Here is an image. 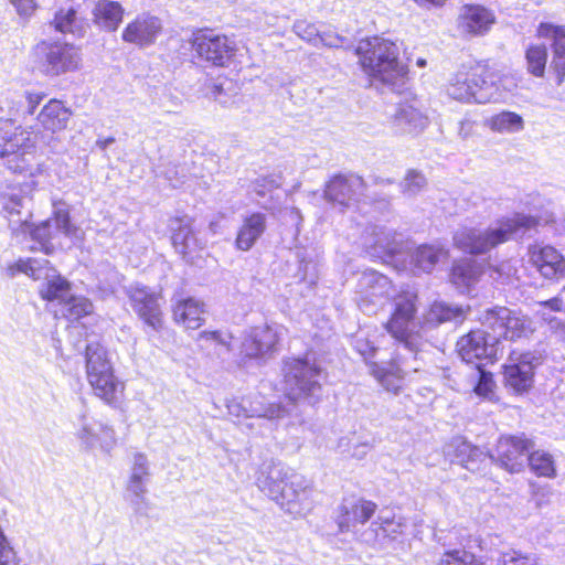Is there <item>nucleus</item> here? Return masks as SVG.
Masks as SVG:
<instances>
[{"label":"nucleus","instance_id":"c85d7f7f","mask_svg":"<svg viewBox=\"0 0 565 565\" xmlns=\"http://www.w3.org/2000/svg\"><path fill=\"white\" fill-rule=\"evenodd\" d=\"M150 477V467L147 457L143 454H136L131 466L130 477L127 484V491L135 505H139L145 500L147 483Z\"/></svg>","mask_w":565,"mask_h":565},{"label":"nucleus","instance_id":"1a4fd4ad","mask_svg":"<svg viewBox=\"0 0 565 565\" xmlns=\"http://www.w3.org/2000/svg\"><path fill=\"white\" fill-rule=\"evenodd\" d=\"M11 276L23 273L34 280H42L39 287L40 296L47 301H57L61 306L71 296V285L50 266V262L41 258L19 259L9 267Z\"/></svg>","mask_w":565,"mask_h":565},{"label":"nucleus","instance_id":"7ed1b4c3","mask_svg":"<svg viewBox=\"0 0 565 565\" xmlns=\"http://www.w3.org/2000/svg\"><path fill=\"white\" fill-rule=\"evenodd\" d=\"M537 223L533 216L516 213L511 217L498 220L488 228H460L455 233L454 242L463 252L484 254L510 239L523 237L535 228Z\"/></svg>","mask_w":565,"mask_h":565},{"label":"nucleus","instance_id":"69168bd1","mask_svg":"<svg viewBox=\"0 0 565 565\" xmlns=\"http://www.w3.org/2000/svg\"><path fill=\"white\" fill-rule=\"evenodd\" d=\"M309 265H310L309 263H303V262L300 264V269L303 268V270H305V274L302 275L301 279L308 280L309 284H313L316 277L312 275L310 278H308V276H307V270H308Z\"/></svg>","mask_w":565,"mask_h":565},{"label":"nucleus","instance_id":"2eb2a0df","mask_svg":"<svg viewBox=\"0 0 565 565\" xmlns=\"http://www.w3.org/2000/svg\"><path fill=\"white\" fill-rule=\"evenodd\" d=\"M392 290V282L386 276L376 270H365L358 277L355 300L362 311L375 313L376 307L384 303Z\"/></svg>","mask_w":565,"mask_h":565},{"label":"nucleus","instance_id":"6ab92c4d","mask_svg":"<svg viewBox=\"0 0 565 565\" xmlns=\"http://www.w3.org/2000/svg\"><path fill=\"white\" fill-rule=\"evenodd\" d=\"M362 244L371 257L385 259L402 252L403 235L384 226L371 225L364 231Z\"/></svg>","mask_w":565,"mask_h":565},{"label":"nucleus","instance_id":"c756f323","mask_svg":"<svg viewBox=\"0 0 565 565\" xmlns=\"http://www.w3.org/2000/svg\"><path fill=\"white\" fill-rule=\"evenodd\" d=\"M447 455L451 457V461L461 465L468 470H477L478 463L484 461L488 458L486 454L479 447H476L467 440L457 437L447 446Z\"/></svg>","mask_w":565,"mask_h":565},{"label":"nucleus","instance_id":"20e7f679","mask_svg":"<svg viewBox=\"0 0 565 565\" xmlns=\"http://www.w3.org/2000/svg\"><path fill=\"white\" fill-rule=\"evenodd\" d=\"M36 136L14 128L12 119L0 118V161L13 173L35 177L41 170L36 156Z\"/></svg>","mask_w":565,"mask_h":565},{"label":"nucleus","instance_id":"58836bf2","mask_svg":"<svg viewBox=\"0 0 565 565\" xmlns=\"http://www.w3.org/2000/svg\"><path fill=\"white\" fill-rule=\"evenodd\" d=\"M481 268L476 260L466 258L454 264L450 279L459 289H468L481 275Z\"/></svg>","mask_w":565,"mask_h":565},{"label":"nucleus","instance_id":"4be33fe9","mask_svg":"<svg viewBox=\"0 0 565 565\" xmlns=\"http://www.w3.org/2000/svg\"><path fill=\"white\" fill-rule=\"evenodd\" d=\"M81 53L77 47L67 43H55L47 47L42 70L46 75L57 76L79 68Z\"/></svg>","mask_w":565,"mask_h":565},{"label":"nucleus","instance_id":"4468645a","mask_svg":"<svg viewBox=\"0 0 565 565\" xmlns=\"http://www.w3.org/2000/svg\"><path fill=\"white\" fill-rule=\"evenodd\" d=\"M483 324L491 329L497 342L500 338L515 341L533 332L531 320L505 307L490 309L486 312Z\"/></svg>","mask_w":565,"mask_h":565},{"label":"nucleus","instance_id":"a19ab883","mask_svg":"<svg viewBox=\"0 0 565 565\" xmlns=\"http://www.w3.org/2000/svg\"><path fill=\"white\" fill-rule=\"evenodd\" d=\"M463 318V310L460 307L435 302L427 312L425 322L428 326L436 327L449 321L460 322Z\"/></svg>","mask_w":565,"mask_h":565},{"label":"nucleus","instance_id":"5701e85b","mask_svg":"<svg viewBox=\"0 0 565 565\" xmlns=\"http://www.w3.org/2000/svg\"><path fill=\"white\" fill-rule=\"evenodd\" d=\"M162 31L161 20L154 15L140 14L124 29L125 42L140 47L153 44Z\"/></svg>","mask_w":565,"mask_h":565},{"label":"nucleus","instance_id":"a18cd8bd","mask_svg":"<svg viewBox=\"0 0 565 565\" xmlns=\"http://www.w3.org/2000/svg\"><path fill=\"white\" fill-rule=\"evenodd\" d=\"M547 56V49L545 45H530L525 51L527 72L535 77H543L545 74Z\"/></svg>","mask_w":565,"mask_h":565},{"label":"nucleus","instance_id":"a878e982","mask_svg":"<svg viewBox=\"0 0 565 565\" xmlns=\"http://www.w3.org/2000/svg\"><path fill=\"white\" fill-rule=\"evenodd\" d=\"M278 332L269 326L255 327L242 342V353L248 358H259L274 350Z\"/></svg>","mask_w":565,"mask_h":565},{"label":"nucleus","instance_id":"052dcab7","mask_svg":"<svg viewBox=\"0 0 565 565\" xmlns=\"http://www.w3.org/2000/svg\"><path fill=\"white\" fill-rule=\"evenodd\" d=\"M10 2L14 6L17 12L23 17L30 15L35 8L34 0H10Z\"/></svg>","mask_w":565,"mask_h":565},{"label":"nucleus","instance_id":"79ce46f5","mask_svg":"<svg viewBox=\"0 0 565 565\" xmlns=\"http://www.w3.org/2000/svg\"><path fill=\"white\" fill-rule=\"evenodd\" d=\"M488 126L495 132L514 134L524 129V120L519 114L505 110L493 115L488 120Z\"/></svg>","mask_w":565,"mask_h":565},{"label":"nucleus","instance_id":"864d4df0","mask_svg":"<svg viewBox=\"0 0 565 565\" xmlns=\"http://www.w3.org/2000/svg\"><path fill=\"white\" fill-rule=\"evenodd\" d=\"M294 32L302 40L318 46L319 31L315 24L307 21H297L294 24Z\"/></svg>","mask_w":565,"mask_h":565},{"label":"nucleus","instance_id":"393cba45","mask_svg":"<svg viewBox=\"0 0 565 565\" xmlns=\"http://www.w3.org/2000/svg\"><path fill=\"white\" fill-rule=\"evenodd\" d=\"M428 117L416 103H401L393 116V128L399 135H418L428 126Z\"/></svg>","mask_w":565,"mask_h":565},{"label":"nucleus","instance_id":"603ef678","mask_svg":"<svg viewBox=\"0 0 565 565\" xmlns=\"http://www.w3.org/2000/svg\"><path fill=\"white\" fill-rule=\"evenodd\" d=\"M353 438L354 437L340 438L338 443V449L341 452H350V456L353 458L363 459L372 446L367 441L352 444Z\"/></svg>","mask_w":565,"mask_h":565},{"label":"nucleus","instance_id":"338daca9","mask_svg":"<svg viewBox=\"0 0 565 565\" xmlns=\"http://www.w3.org/2000/svg\"><path fill=\"white\" fill-rule=\"evenodd\" d=\"M419 4L424 6L426 3L434 4V6H441L445 3L446 0H415Z\"/></svg>","mask_w":565,"mask_h":565},{"label":"nucleus","instance_id":"f8f14e48","mask_svg":"<svg viewBox=\"0 0 565 565\" xmlns=\"http://www.w3.org/2000/svg\"><path fill=\"white\" fill-rule=\"evenodd\" d=\"M190 43L196 57L213 66L227 65L236 51L234 41L209 29L194 32Z\"/></svg>","mask_w":565,"mask_h":565},{"label":"nucleus","instance_id":"de8ad7c7","mask_svg":"<svg viewBox=\"0 0 565 565\" xmlns=\"http://www.w3.org/2000/svg\"><path fill=\"white\" fill-rule=\"evenodd\" d=\"M436 565H484V563L466 550H451L446 551Z\"/></svg>","mask_w":565,"mask_h":565},{"label":"nucleus","instance_id":"4c0bfd02","mask_svg":"<svg viewBox=\"0 0 565 565\" xmlns=\"http://www.w3.org/2000/svg\"><path fill=\"white\" fill-rule=\"evenodd\" d=\"M44 97L45 95L43 93L25 90L23 93L12 94L10 97H7L3 103L7 104L11 116L19 114L33 115Z\"/></svg>","mask_w":565,"mask_h":565},{"label":"nucleus","instance_id":"09e8293b","mask_svg":"<svg viewBox=\"0 0 565 565\" xmlns=\"http://www.w3.org/2000/svg\"><path fill=\"white\" fill-rule=\"evenodd\" d=\"M26 201L28 198L25 195L12 190L0 195V207L9 217H12L21 214V210L25 206Z\"/></svg>","mask_w":565,"mask_h":565},{"label":"nucleus","instance_id":"f704fd0d","mask_svg":"<svg viewBox=\"0 0 565 565\" xmlns=\"http://www.w3.org/2000/svg\"><path fill=\"white\" fill-rule=\"evenodd\" d=\"M370 373L385 391L397 395L403 390L405 373L396 361L386 365L373 363L370 365Z\"/></svg>","mask_w":565,"mask_h":565},{"label":"nucleus","instance_id":"4d7b16f0","mask_svg":"<svg viewBox=\"0 0 565 565\" xmlns=\"http://www.w3.org/2000/svg\"><path fill=\"white\" fill-rule=\"evenodd\" d=\"M322 44L328 47H348L350 42L347 38L333 33L332 31L319 32L318 45Z\"/></svg>","mask_w":565,"mask_h":565},{"label":"nucleus","instance_id":"7c9ffc66","mask_svg":"<svg viewBox=\"0 0 565 565\" xmlns=\"http://www.w3.org/2000/svg\"><path fill=\"white\" fill-rule=\"evenodd\" d=\"M178 223L172 235V244L184 259L190 260L194 253L203 249L204 242L196 236L188 217L178 220Z\"/></svg>","mask_w":565,"mask_h":565},{"label":"nucleus","instance_id":"774afa93","mask_svg":"<svg viewBox=\"0 0 565 565\" xmlns=\"http://www.w3.org/2000/svg\"><path fill=\"white\" fill-rule=\"evenodd\" d=\"M270 186L271 188H278L279 186V183L276 181V180H270Z\"/></svg>","mask_w":565,"mask_h":565},{"label":"nucleus","instance_id":"412c9836","mask_svg":"<svg viewBox=\"0 0 565 565\" xmlns=\"http://www.w3.org/2000/svg\"><path fill=\"white\" fill-rule=\"evenodd\" d=\"M376 503L363 498H344L338 507L335 522L339 531L358 533V526L365 524L374 515Z\"/></svg>","mask_w":565,"mask_h":565},{"label":"nucleus","instance_id":"f257e3e1","mask_svg":"<svg viewBox=\"0 0 565 565\" xmlns=\"http://www.w3.org/2000/svg\"><path fill=\"white\" fill-rule=\"evenodd\" d=\"M286 403L263 405L248 398H232L226 402L228 414L236 417L250 418L249 429H258L259 435L273 433L279 424L285 427L302 425L303 418L297 401L316 403L321 395L322 369L305 358L289 359L284 365Z\"/></svg>","mask_w":565,"mask_h":565},{"label":"nucleus","instance_id":"cd10ccee","mask_svg":"<svg viewBox=\"0 0 565 565\" xmlns=\"http://www.w3.org/2000/svg\"><path fill=\"white\" fill-rule=\"evenodd\" d=\"M531 260L540 274L547 279L565 274V258L552 246L533 247Z\"/></svg>","mask_w":565,"mask_h":565},{"label":"nucleus","instance_id":"e433bc0d","mask_svg":"<svg viewBox=\"0 0 565 565\" xmlns=\"http://www.w3.org/2000/svg\"><path fill=\"white\" fill-rule=\"evenodd\" d=\"M203 313V303L194 298L178 300L173 308L175 322L192 330L201 327Z\"/></svg>","mask_w":565,"mask_h":565},{"label":"nucleus","instance_id":"5fc2aeb1","mask_svg":"<svg viewBox=\"0 0 565 565\" xmlns=\"http://www.w3.org/2000/svg\"><path fill=\"white\" fill-rule=\"evenodd\" d=\"M497 565H537L534 557L522 555L515 551L503 553Z\"/></svg>","mask_w":565,"mask_h":565},{"label":"nucleus","instance_id":"3c124183","mask_svg":"<svg viewBox=\"0 0 565 565\" xmlns=\"http://www.w3.org/2000/svg\"><path fill=\"white\" fill-rule=\"evenodd\" d=\"M427 185L425 175L416 170H409L401 182L402 192L405 195L414 196L423 191Z\"/></svg>","mask_w":565,"mask_h":565},{"label":"nucleus","instance_id":"49530a36","mask_svg":"<svg viewBox=\"0 0 565 565\" xmlns=\"http://www.w3.org/2000/svg\"><path fill=\"white\" fill-rule=\"evenodd\" d=\"M93 303L83 296H71L63 303L61 312L70 321H75L92 313Z\"/></svg>","mask_w":565,"mask_h":565},{"label":"nucleus","instance_id":"b1692460","mask_svg":"<svg viewBox=\"0 0 565 565\" xmlns=\"http://www.w3.org/2000/svg\"><path fill=\"white\" fill-rule=\"evenodd\" d=\"M537 36L552 41L551 68L557 75V84L565 77V26L542 22L537 28Z\"/></svg>","mask_w":565,"mask_h":565},{"label":"nucleus","instance_id":"e2e57ef3","mask_svg":"<svg viewBox=\"0 0 565 565\" xmlns=\"http://www.w3.org/2000/svg\"><path fill=\"white\" fill-rule=\"evenodd\" d=\"M543 306L550 308L553 311H561L562 310V300L559 298H552V299L543 302Z\"/></svg>","mask_w":565,"mask_h":565},{"label":"nucleus","instance_id":"ddd939ff","mask_svg":"<svg viewBox=\"0 0 565 565\" xmlns=\"http://www.w3.org/2000/svg\"><path fill=\"white\" fill-rule=\"evenodd\" d=\"M534 446V441L524 434L501 436L488 458L505 471L519 473L524 470L527 456Z\"/></svg>","mask_w":565,"mask_h":565},{"label":"nucleus","instance_id":"37998d69","mask_svg":"<svg viewBox=\"0 0 565 565\" xmlns=\"http://www.w3.org/2000/svg\"><path fill=\"white\" fill-rule=\"evenodd\" d=\"M55 30L61 33H71L76 36L84 34V23L77 18V13L73 8L61 9L55 13L52 22Z\"/></svg>","mask_w":565,"mask_h":565},{"label":"nucleus","instance_id":"bb28decb","mask_svg":"<svg viewBox=\"0 0 565 565\" xmlns=\"http://www.w3.org/2000/svg\"><path fill=\"white\" fill-rule=\"evenodd\" d=\"M266 230L267 215L265 213L254 212L245 215L237 231L235 247L242 252L252 249Z\"/></svg>","mask_w":565,"mask_h":565},{"label":"nucleus","instance_id":"0eeeda50","mask_svg":"<svg viewBox=\"0 0 565 565\" xmlns=\"http://www.w3.org/2000/svg\"><path fill=\"white\" fill-rule=\"evenodd\" d=\"M447 94L463 103L486 104L500 98L493 82H489L483 66L462 65L449 81Z\"/></svg>","mask_w":565,"mask_h":565},{"label":"nucleus","instance_id":"473e14b6","mask_svg":"<svg viewBox=\"0 0 565 565\" xmlns=\"http://www.w3.org/2000/svg\"><path fill=\"white\" fill-rule=\"evenodd\" d=\"M403 525L399 520L395 521L390 515L380 514L377 520L371 522L370 526L359 534L358 539L369 545H374L382 539L401 533Z\"/></svg>","mask_w":565,"mask_h":565},{"label":"nucleus","instance_id":"aec40b11","mask_svg":"<svg viewBox=\"0 0 565 565\" xmlns=\"http://www.w3.org/2000/svg\"><path fill=\"white\" fill-rule=\"evenodd\" d=\"M131 306L145 324L153 331H160L163 327L159 294L145 286H131L129 289Z\"/></svg>","mask_w":565,"mask_h":565},{"label":"nucleus","instance_id":"72a5a7b5","mask_svg":"<svg viewBox=\"0 0 565 565\" xmlns=\"http://www.w3.org/2000/svg\"><path fill=\"white\" fill-rule=\"evenodd\" d=\"M124 8L117 1L98 0L93 9L94 22L100 29L114 32L122 21Z\"/></svg>","mask_w":565,"mask_h":565},{"label":"nucleus","instance_id":"8fccbe9b","mask_svg":"<svg viewBox=\"0 0 565 565\" xmlns=\"http://www.w3.org/2000/svg\"><path fill=\"white\" fill-rule=\"evenodd\" d=\"M477 370L479 377L473 387V393L482 399L493 401L495 398V383L492 373L483 370L482 366L477 367Z\"/></svg>","mask_w":565,"mask_h":565},{"label":"nucleus","instance_id":"f03ea898","mask_svg":"<svg viewBox=\"0 0 565 565\" xmlns=\"http://www.w3.org/2000/svg\"><path fill=\"white\" fill-rule=\"evenodd\" d=\"M256 483L263 493L292 515H302L311 509L310 482L282 462L264 463Z\"/></svg>","mask_w":565,"mask_h":565},{"label":"nucleus","instance_id":"680f3d73","mask_svg":"<svg viewBox=\"0 0 565 565\" xmlns=\"http://www.w3.org/2000/svg\"><path fill=\"white\" fill-rule=\"evenodd\" d=\"M201 338H205L207 340H213L217 343H221L223 345H226L227 344V338L226 335L222 334L221 332L218 331H210V332H202L200 334Z\"/></svg>","mask_w":565,"mask_h":565},{"label":"nucleus","instance_id":"9b49d317","mask_svg":"<svg viewBox=\"0 0 565 565\" xmlns=\"http://www.w3.org/2000/svg\"><path fill=\"white\" fill-rule=\"evenodd\" d=\"M541 351L511 352L508 363L503 366V379L507 388L515 394L527 392L533 385L535 369L543 363Z\"/></svg>","mask_w":565,"mask_h":565},{"label":"nucleus","instance_id":"bf43d9fd","mask_svg":"<svg viewBox=\"0 0 565 565\" xmlns=\"http://www.w3.org/2000/svg\"><path fill=\"white\" fill-rule=\"evenodd\" d=\"M354 347L365 361L371 359L376 351V348L365 339H356Z\"/></svg>","mask_w":565,"mask_h":565},{"label":"nucleus","instance_id":"dca6fc26","mask_svg":"<svg viewBox=\"0 0 565 565\" xmlns=\"http://www.w3.org/2000/svg\"><path fill=\"white\" fill-rule=\"evenodd\" d=\"M364 180L354 173L333 175L324 186L323 198L341 211L354 207L364 196Z\"/></svg>","mask_w":565,"mask_h":565},{"label":"nucleus","instance_id":"c03bdc74","mask_svg":"<svg viewBox=\"0 0 565 565\" xmlns=\"http://www.w3.org/2000/svg\"><path fill=\"white\" fill-rule=\"evenodd\" d=\"M526 462L531 471L539 477L554 478L556 476L553 457L545 451L532 449Z\"/></svg>","mask_w":565,"mask_h":565},{"label":"nucleus","instance_id":"a211bd4d","mask_svg":"<svg viewBox=\"0 0 565 565\" xmlns=\"http://www.w3.org/2000/svg\"><path fill=\"white\" fill-rule=\"evenodd\" d=\"M457 352L467 364L482 366V361H493L497 356V338L484 330H472L457 341Z\"/></svg>","mask_w":565,"mask_h":565},{"label":"nucleus","instance_id":"9d476101","mask_svg":"<svg viewBox=\"0 0 565 565\" xmlns=\"http://www.w3.org/2000/svg\"><path fill=\"white\" fill-rule=\"evenodd\" d=\"M74 436L86 451L100 449L108 454L117 444L114 428L95 418L85 407L74 420Z\"/></svg>","mask_w":565,"mask_h":565},{"label":"nucleus","instance_id":"f3484780","mask_svg":"<svg viewBox=\"0 0 565 565\" xmlns=\"http://www.w3.org/2000/svg\"><path fill=\"white\" fill-rule=\"evenodd\" d=\"M23 232H29L32 239L39 243L40 248L45 254L53 252L52 242L60 235L72 237L76 233V227L71 223L70 214L65 209L58 207L54 211L52 217L33 226L24 218L22 222Z\"/></svg>","mask_w":565,"mask_h":565},{"label":"nucleus","instance_id":"2f4dec72","mask_svg":"<svg viewBox=\"0 0 565 565\" xmlns=\"http://www.w3.org/2000/svg\"><path fill=\"white\" fill-rule=\"evenodd\" d=\"M72 111L57 99H51L39 113L38 120L49 131L56 132L65 129Z\"/></svg>","mask_w":565,"mask_h":565},{"label":"nucleus","instance_id":"423d86ee","mask_svg":"<svg viewBox=\"0 0 565 565\" xmlns=\"http://www.w3.org/2000/svg\"><path fill=\"white\" fill-rule=\"evenodd\" d=\"M86 374L96 396L109 405H117L124 395V383L114 373L107 349L90 341L85 350Z\"/></svg>","mask_w":565,"mask_h":565},{"label":"nucleus","instance_id":"c9c22d12","mask_svg":"<svg viewBox=\"0 0 565 565\" xmlns=\"http://www.w3.org/2000/svg\"><path fill=\"white\" fill-rule=\"evenodd\" d=\"M493 21L492 14L480 6H465L460 14V25L470 34H483Z\"/></svg>","mask_w":565,"mask_h":565},{"label":"nucleus","instance_id":"6e6552de","mask_svg":"<svg viewBox=\"0 0 565 565\" xmlns=\"http://www.w3.org/2000/svg\"><path fill=\"white\" fill-rule=\"evenodd\" d=\"M417 295L413 291H403L394 298V311L386 322L387 332L404 349L417 354L420 351L422 342L415 317L417 312Z\"/></svg>","mask_w":565,"mask_h":565},{"label":"nucleus","instance_id":"39448f33","mask_svg":"<svg viewBox=\"0 0 565 565\" xmlns=\"http://www.w3.org/2000/svg\"><path fill=\"white\" fill-rule=\"evenodd\" d=\"M355 53L362 70L384 84H393L405 74V66L399 61V47L387 39L374 36L362 40Z\"/></svg>","mask_w":565,"mask_h":565},{"label":"nucleus","instance_id":"0e129e2a","mask_svg":"<svg viewBox=\"0 0 565 565\" xmlns=\"http://www.w3.org/2000/svg\"><path fill=\"white\" fill-rule=\"evenodd\" d=\"M115 142V138L113 137H108V138H105V139H98L96 141V146L102 149V150H105L107 149L110 145H113Z\"/></svg>","mask_w":565,"mask_h":565},{"label":"nucleus","instance_id":"6e6d98bb","mask_svg":"<svg viewBox=\"0 0 565 565\" xmlns=\"http://www.w3.org/2000/svg\"><path fill=\"white\" fill-rule=\"evenodd\" d=\"M173 189L180 188L185 182L184 169L175 164H169L160 172Z\"/></svg>","mask_w":565,"mask_h":565},{"label":"nucleus","instance_id":"ea45409f","mask_svg":"<svg viewBox=\"0 0 565 565\" xmlns=\"http://www.w3.org/2000/svg\"><path fill=\"white\" fill-rule=\"evenodd\" d=\"M446 255L447 253L443 248L422 245L413 252L411 262L418 273H430L436 264Z\"/></svg>","mask_w":565,"mask_h":565},{"label":"nucleus","instance_id":"13d9d810","mask_svg":"<svg viewBox=\"0 0 565 565\" xmlns=\"http://www.w3.org/2000/svg\"><path fill=\"white\" fill-rule=\"evenodd\" d=\"M488 270L489 276L495 280L509 279L515 273L514 266L509 260L495 266L490 265Z\"/></svg>","mask_w":565,"mask_h":565}]
</instances>
